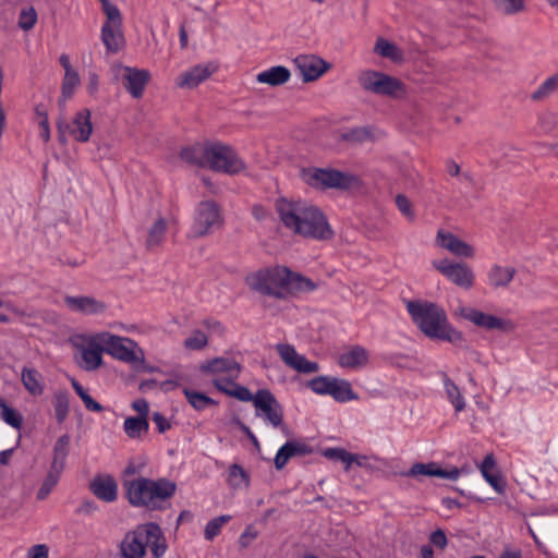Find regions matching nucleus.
Listing matches in <instances>:
<instances>
[{"mask_svg": "<svg viewBox=\"0 0 558 558\" xmlns=\"http://www.w3.org/2000/svg\"><path fill=\"white\" fill-rule=\"evenodd\" d=\"M415 326L430 340L449 342L456 347H464L463 333L449 322L445 310L436 303L427 301H409L407 304Z\"/></svg>", "mask_w": 558, "mask_h": 558, "instance_id": "obj_1", "label": "nucleus"}, {"mask_svg": "<svg viewBox=\"0 0 558 558\" xmlns=\"http://www.w3.org/2000/svg\"><path fill=\"white\" fill-rule=\"evenodd\" d=\"M124 497L132 507L149 511H161L167 501L175 494L177 484L166 477L157 480L140 476L122 481Z\"/></svg>", "mask_w": 558, "mask_h": 558, "instance_id": "obj_2", "label": "nucleus"}, {"mask_svg": "<svg viewBox=\"0 0 558 558\" xmlns=\"http://www.w3.org/2000/svg\"><path fill=\"white\" fill-rule=\"evenodd\" d=\"M147 547L154 558H161L168 548L162 530L156 522L138 524L129 531L120 544V553L122 558H144Z\"/></svg>", "mask_w": 558, "mask_h": 558, "instance_id": "obj_3", "label": "nucleus"}, {"mask_svg": "<svg viewBox=\"0 0 558 558\" xmlns=\"http://www.w3.org/2000/svg\"><path fill=\"white\" fill-rule=\"evenodd\" d=\"M302 181L317 191L338 190L350 191L360 185L357 175L335 168L307 167L300 172Z\"/></svg>", "mask_w": 558, "mask_h": 558, "instance_id": "obj_4", "label": "nucleus"}, {"mask_svg": "<svg viewBox=\"0 0 558 558\" xmlns=\"http://www.w3.org/2000/svg\"><path fill=\"white\" fill-rule=\"evenodd\" d=\"M290 268L284 266L260 268L245 277L248 288L262 295L284 299L283 288L287 286Z\"/></svg>", "mask_w": 558, "mask_h": 558, "instance_id": "obj_5", "label": "nucleus"}, {"mask_svg": "<svg viewBox=\"0 0 558 558\" xmlns=\"http://www.w3.org/2000/svg\"><path fill=\"white\" fill-rule=\"evenodd\" d=\"M207 169L228 175H235L246 169L245 161L240 157L236 150L221 142H208L206 150Z\"/></svg>", "mask_w": 558, "mask_h": 558, "instance_id": "obj_6", "label": "nucleus"}, {"mask_svg": "<svg viewBox=\"0 0 558 558\" xmlns=\"http://www.w3.org/2000/svg\"><path fill=\"white\" fill-rule=\"evenodd\" d=\"M360 86L375 95L393 99L404 97L407 90L402 81L384 72L366 70L357 76Z\"/></svg>", "mask_w": 558, "mask_h": 558, "instance_id": "obj_7", "label": "nucleus"}, {"mask_svg": "<svg viewBox=\"0 0 558 558\" xmlns=\"http://www.w3.org/2000/svg\"><path fill=\"white\" fill-rule=\"evenodd\" d=\"M295 234L318 241H329L335 236L325 213L313 205L306 206L300 222V231Z\"/></svg>", "mask_w": 558, "mask_h": 558, "instance_id": "obj_8", "label": "nucleus"}, {"mask_svg": "<svg viewBox=\"0 0 558 558\" xmlns=\"http://www.w3.org/2000/svg\"><path fill=\"white\" fill-rule=\"evenodd\" d=\"M223 219L220 208L215 201L201 202L195 210L192 231L195 238H202L221 227Z\"/></svg>", "mask_w": 558, "mask_h": 558, "instance_id": "obj_9", "label": "nucleus"}, {"mask_svg": "<svg viewBox=\"0 0 558 558\" xmlns=\"http://www.w3.org/2000/svg\"><path fill=\"white\" fill-rule=\"evenodd\" d=\"M255 409L265 416L275 428H287L283 423V409L269 389H258L255 393Z\"/></svg>", "mask_w": 558, "mask_h": 558, "instance_id": "obj_10", "label": "nucleus"}, {"mask_svg": "<svg viewBox=\"0 0 558 558\" xmlns=\"http://www.w3.org/2000/svg\"><path fill=\"white\" fill-rule=\"evenodd\" d=\"M98 339L105 345V352L114 359L126 363H135L138 361L134 348L137 345L135 341L110 332L98 333Z\"/></svg>", "mask_w": 558, "mask_h": 558, "instance_id": "obj_11", "label": "nucleus"}, {"mask_svg": "<svg viewBox=\"0 0 558 558\" xmlns=\"http://www.w3.org/2000/svg\"><path fill=\"white\" fill-rule=\"evenodd\" d=\"M433 266L456 286L466 290L473 287L474 274L466 264L444 258L434 260Z\"/></svg>", "mask_w": 558, "mask_h": 558, "instance_id": "obj_12", "label": "nucleus"}, {"mask_svg": "<svg viewBox=\"0 0 558 558\" xmlns=\"http://www.w3.org/2000/svg\"><path fill=\"white\" fill-rule=\"evenodd\" d=\"M122 71L120 81L124 89L134 99L143 97L147 84L151 80V73L147 69H138L130 65H120Z\"/></svg>", "mask_w": 558, "mask_h": 558, "instance_id": "obj_13", "label": "nucleus"}, {"mask_svg": "<svg viewBox=\"0 0 558 558\" xmlns=\"http://www.w3.org/2000/svg\"><path fill=\"white\" fill-rule=\"evenodd\" d=\"M460 315L462 318L486 330L497 329L504 332H512L514 330V324L511 320L502 319L474 307H461Z\"/></svg>", "mask_w": 558, "mask_h": 558, "instance_id": "obj_14", "label": "nucleus"}, {"mask_svg": "<svg viewBox=\"0 0 558 558\" xmlns=\"http://www.w3.org/2000/svg\"><path fill=\"white\" fill-rule=\"evenodd\" d=\"M306 204L301 201H291L284 196H280L275 202V209L281 223L289 230L300 231V222Z\"/></svg>", "mask_w": 558, "mask_h": 558, "instance_id": "obj_15", "label": "nucleus"}, {"mask_svg": "<svg viewBox=\"0 0 558 558\" xmlns=\"http://www.w3.org/2000/svg\"><path fill=\"white\" fill-rule=\"evenodd\" d=\"M276 350L284 364L299 373L311 374L319 369L317 362L308 361L304 355L299 354L291 344L278 343Z\"/></svg>", "mask_w": 558, "mask_h": 558, "instance_id": "obj_16", "label": "nucleus"}, {"mask_svg": "<svg viewBox=\"0 0 558 558\" xmlns=\"http://www.w3.org/2000/svg\"><path fill=\"white\" fill-rule=\"evenodd\" d=\"M400 475L405 477H440L456 481L460 475V470L457 466H453L450 470H445L440 468L437 462H416L408 471L401 472Z\"/></svg>", "mask_w": 558, "mask_h": 558, "instance_id": "obj_17", "label": "nucleus"}, {"mask_svg": "<svg viewBox=\"0 0 558 558\" xmlns=\"http://www.w3.org/2000/svg\"><path fill=\"white\" fill-rule=\"evenodd\" d=\"M303 82H313L319 78L330 66L329 63L314 54H300L294 59Z\"/></svg>", "mask_w": 558, "mask_h": 558, "instance_id": "obj_18", "label": "nucleus"}, {"mask_svg": "<svg viewBox=\"0 0 558 558\" xmlns=\"http://www.w3.org/2000/svg\"><path fill=\"white\" fill-rule=\"evenodd\" d=\"M199 372L204 375L230 374L229 378H238L242 365L234 359L217 356L199 364Z\"/></svg>", "mask_w": 558, "mask_h": 558, "instance_id": "obj_19", "label": "nucleus"}, {"mask_svg": "<svg viewBox=\"0 0 558 558\" xmlns=\"http://www.w3.org/2000/svg\"><path fill=\"white\" fill-rule=\"evenodd\" d=\"M63 301L70 311L83 315H98L104 313L107 308V305L102 301L87 295H65Z\"/></svg>", "mask_w": 558, "mask_h": 558, "instance_id": "obj_20", "label": "nucleus"}, {"mask_svg": "<svg viewBox=\"0 0 558 558\" xmlns=\"http://www.w3.org/2000/svg\"><path fill=\"white\" fill-rule=\"evenodd\" d=\"M89 490L105 502H113L118 498V484L110 474L96 475L89 482Z\"/></svg>", "mask_w": 558, "mask_h": 558, "instance_id": "obj_21", "label": "nucleus"}, {"mask_svg": "<svg viewBox=\"0 0 558 558\" xmlns=\"http://www.w3.org/2000/svg\"><path fill=\"white\" fill-rule=\"evenodd\" d=\"M236 378H223V379H214L213 385L215 388L225 393L226 396L233 397L239 401L251 402L255 404V395H252L248 388L236 384L234 380Z\"/></svg>", "mask_w": 558, "mask_h": 558, "instance_id": "obj_22", "label": "nucleus"}, {"mask_svg": "<svg viewBox=\"0 0 558 558\" xmlns=\"http://www.w3.org/2000/svg\"><path fill=\"white\" fill-rule=\"evenodd\" d=\"M92 112L89 109L84 108L77 111L73 118L71 135L80 143H86L93 132Z\"/></svg>", "mask_w": 558, "mask_h": 558, "instance_id": "obj_23", "label": "nucleus"}, {"mask_svg": "<svg viewBox=\"0 0 558 558\" xmlns=\"http://www.w3.org/2000/svg\"><path fill=\"white\" fill-rule=\"evenodd\" d=\"M105 352V345L98 339V335L90 338L87 347L82 350V359L85 362V371H95L102 365V353Z\"/></svg>", "mask_w": 558, "mask_h": 558, "instance_id": "obj_24", "label": "nucleus"}, {"mask_svg": "<svg viewBox=\"0 0 558 558\" xmlns=\"http://www.w3.org/2000/svg\"><path fill=\"white\" fill-rule=\"evenodd\" d=\"M208 142L209 141L205 143L196 142L193 145L183 146L179 151L180 158L190 166L201 169L206 168V150L208 149Z\"/></svg>", "mask_w": 558, "mask_h": 558, "instance_id": "obj_25", "label": "nucleus"}, {"mask_svg": "<svg viewBox=\"0 0 558 558\" xmlns=\"http://www.w3.org/2000/svg\"><path fill=\"white\" fill-rule=\"evenodd\" d=\"M211 74L208 65L197 64L180 74L177 85L181 88H195Z\"/></svg>", "mask_w": 558, "mask_h": 558, "instance_id": "obj_26", "label": "nucleus"}, {"mask_svg": "<svg viewBox=\"0 0 558 558\" xmlns=\"http://www.w3.org/2000/svg\"><path fill=\"white\" fill-rule=\"evenodd\" d=\"M368 361V351L359 344L352 345L349 351L341 353L338 357V364L345 368H361L367 365Z\"/></svg>", "mask_w": 558, "mask_h": 558, "instance_id": "obj_27", "label": "nucleus"}, {"mask_svg": "<svg viewBox=\"0 0 558 558\" xmlns=\"http://www.w3.org/2000/svg\"><path fill=\"white\" fill-rule=\"evenodd\" d=\"M121 27L117 28L113 23L105 22L101 27V40L108 52L116 53L124 44Z\"/></svg>", "mask_w": 558, "mask_h": 558, "instance_id": "obj_28", "label": "nucleus"}, {"mask_svg": "<svg viewBox=\"0 0 558 558\" xmlns=\"http://www.w3.org/2000/svg\"><path fill=\"white\" fill-rule=\"evenodd\" d=\"M291 77V72L283 65H275L257 74L258 83L269 86H280L287 83Z\"/></svg>", "mask_w": 558, "mask_h": 558, "instance_id": "obj_29", "label": "nucleus"}, {"mask_svg": "<svg viewBox=\"0 0 558 558\" xmlns=\"http://www.w3.org/2000/svg\"><path fill=\"white\" fill-rule=\"evenodd\" d=\"M317 288V284L310 278L302 276L301 274L293 272L290 269L287 286L283 288V292L287 294H294L299 292H312Z\"/></svg>", "mask_w": 558, "mask_h": 558, "instance_id": "obj_30", "label": "nucleus"}, {"mask_svg": "<svg viewBox=\"0 0 558 558\" xmlns=\"http://www.w3.org/2000/svg\"><path fill=\"white\" fill-rule=\"evenodd\" d=\"M70 435L64 434L60 436L54 442L52 450L53 458L50 464V468L54 469V471L59 470L63 472L65 468V461L70 452Z\"/></svg>", "mask_w": 558, "mask_h": 558, "instance_id": "obj_31", "label": "nucleus"}, {"mask_svg": "<svg viewBox=\"0 0 558 558\" xmlns=\"http://www.w3.org/2000/svg\"><path fill=\"white\" fill-rule=\"evenodd\" d=\"M515 275V268L502 267L500 265H494L488 271V282L494 288H505L513 279Z\"/></svg>", "mask_w": 558, "mask_h": 558, "instance_id": "obj_32", "label": "nucleus"}, {"mask_svg": "<svg viewBox=\"0 0 558 558\" xmlns=\"http://www.w3.org/2000/svg\"><path fill=\"white\" fill-rule=\"evenodd\" d=\"M182 392L189 404L197 412L204 411L209 407H217L219 404L217 400L208 397L206 393L193 390L187 387H184Z\"/></svg>", "mask_w": 558, "mask_h": 558, "instance_id": "obj_33", "label": "nucleus"}, {"mask_svg": "<svg viewBox=\"0 0 558 558\" xmlns=\"http://www.w3.org/2000/svg\"><path fill=\"white\" fill-rule=\"evenodd\" d=\"M330 390L329 396L340 403L359 399V396L353 391L351 384L345 379L335 377Z\"/></svg>", "mask_w": 558, "mask_h": 558, "instance_id": "obj_34", "label": "nucleus"}, {"mask_svg": "<svg viewBox=\"0 0 558 558\" xmlns=\"http://www.w3.org/2000/svg\"><path fill=\"white\" fill-rule=\"evenodd\" d=\"M22 383L25 389L32 396H40L44 392V385L41 384V374L32 367H24L21 374Z\"/></svg>", "mask_w": 558, "mask_h": 558, "instance_id": "obj_35", "label": "nucleus"}, {"mask_svg": "<svg viewBox=\"0 0 558 558\" xmlns=\"http://www.w3.org/2000/svg\"><path fill=\"white\" fill-rule=\"evenodd\" d=\"M166 231L167 221L165 218L159 217L148 230L145 243L146 248L153 251L158 247L165 240Z\"/></svg>", "mask_w": 558, "mask_h": 558, "instance_id": "obj_36", "label": "nucleus"}, {"mask_svg": "<svg viewBox=\"0 0 558 558\" xmlns=\"http://www.w3.org/2000/svg\"><path fill=\"white\" fill-rule=\"evenodd\" d=\"M123 428L130 438L135 439L148 432L149 422L147 417L129 416L124 421Z\"/></svg>", "mask_w": 558, "mask_h": 558, "instance_id": "obj_37", "label": "nucleus"}, {"mask_svg": "<svg viewBox=\"0 0 558 558\" xmlns=\"http://www.w3.org/2000/svg\"><path fill=\"white\" fill-rule=\"evenodd\" d=\"M374 51L383 58H388L395 62L402 60V51L389 40L379 37L377 38L374 47Z\"/></svg>", "mask_w": 558, "mask_h": 558, "instance_id": "obj_38", "label": "nucleus"}, {"mask_svg": "<svg viewBox=\"0 0 558 558\" xmlns=\"http://www.w3.org/2000/svg\"><path fill=\"white\" fill-rule=\"evenodd\" d=\"M340 140L352 144H362L371 138V130L366 126H355L340 133Z\"/></svg>", "mask_w": 558, "mask_h": 558, "instance_id": "obj_39", "label": "nucleus"}, {"mask_svg": "<svg viewBox=\"0 0 558 558\" xmlns=\"http://www.w3.org/2000/svg\"><path fill=\"white\" fill-rule=\"evenodd\" d=\"M61 474H62V471H59V470L54 471V469L49 468V471H48L41 486L39 487V489L37 492L36 498L38 500H45L49 496L51 490L58 484Z\"/></svg>", "mask_w": 558, "mask_h": 558, "instance_id": "obj_40", "label": "nucleus"}, {"mask_svg": "<svg viewBox=\"0 0 558 558\" xmlns=\"http://www.w3.org/2000/svg\"><path fill=\"white\" fill-rule=\"evenodd\" d=\"M71 385L88 411L97 413L104 411V407L98 401L93 399L88 391L75 378L71 379Z\"/></svg>", "mask_w": 558, "mask_h": 558, "instance_id": "obj_41", "label": "nucleus"}, {"mask_svg": "<svg viewBox=\"0 0 558 558\" xmlns=\"http://www.w3.org/2000/svg\"><path fill=\"white\" fill-rule=\"evenodd\" d=\"M444 385L447 397L452 403L456 412H461L465 408V401L460 392L459 387L449 377L445 378Z\"/></svg>", "mask_w": 558, "mask_h": 558, "instance_id": "obj_42", "label": "nucleus"}, {"mask_svg": "<svg viewBox=\"0 0 558 558\" xmlns=\"http://www.w3.org/2000/svg\"><path fill=\"white\" fill-rule=\"evenodd\" d=\"M53 408L57 422L62 424L65 421L70 410L68 391H59L54 395Z\"/></svg>", "mask_w": 558, "mask_h": 558, "instance_id": "obj_43", "label": "nucleus"}, {"mask_svg": "<svg viewBox=\"0 0 558 558\" xmlns=\"http://www.w3.org/2000/svg\"><path fill=\"white\" fill-rule=\"evenodd\" d=\"M322 454L332 461H340L344 464V470L349 471L352 465V452L341 447L326 448Z\"/></svg>", "mask_w": 558, "mask_h": 558, "instance_id": "obj_44", "label": "nucleus"}, {"mask_svg": "<svg viewBox=\"0 0 558 558\" xmlns=\"http://www.w3.org/2000/svg\"><path fill=\"white\" fill-rule=\"evenodd\" d=\"M333 378L335 377L327 375H320L308 380L306 386L316 395L329 396Z\"/></svg>", "mask_w": 558, "mask_h": 558, "instance_id": "obj_45", "label": "nucleus"}, {"mask_svg": "<svg viewBox=\"0 0 558 558\" xmlns=\"http://www.w3.org/2000/svg\"><path fill=\"white\" fill-rule=\"evenodd\" d=\"M558 88V73L546 78L531 95L533 100H542L551 95Z\"/></svg>", "mask_w": 558, "mask_h": 558, "instance_id": "obj_46", "label": "nucleus"}, {"mask_svg": "<svg viewBox=\"0 0 558 558\" xmlns=\"http://www.w3.org/2000/svg\"><path fill=\"white\" fill-rule=\"evenodd\" d=\"M231 520V515L222 514L209 520L204 530V537L207 541H213L221 532V527L225 523Z\"/></svg>", "mask_w": 558, "mask_h": 558, "instance_id": "obj_47", "label": "nucleus"}, {"mask_svg": "<svg viewBox=\"0 0 558 558\" xmlns=\"http://www.w3.org/2000/svg\"><path fill=\"white\" fill-rule=\"evenodd\" d=\"M35 114L38 118V125L40 129V137L45 143L49 142L50 140V125L48 120V112L47 108L44 104H37L35 106Z\"/></svg>", "mask_w": 558, "mask_h": 558, "instance_id": "obj_48", "label": "nucleus"}, {"mask_svg": "<svg viewBox=\"0 0 558 558\" xmlns=\"http://www.w3.org/2000/svg\"><path fill=\"white\" fill-rule=\"evenodd\" d=\"M78 84H80L78 73L76 71L68 70V73H65V75H64V78L62 82V87H61V93H62L63 99L71 98Z\"/></svg>", "mask_w": 558, "mask_h": 558, "instance_id": "obj_49", "label": "nucleus"}, {"mask_svg": "<svg viewBox=\"0 0 558 558\" xmlns=\"http://www.w3.org/2000/svg\"><path fill=\"white\" fill-rule=\"evenodd\" d=\"M0 417L11 427L20 429L23 424L22 414L14 408L7 404L1 409Z\"/></svg>", "mask_w": 558, "mask_h": 558, "instance_id": "obj_50", "label": "nucleus"}, {"mask_svg": "<svg viewBox=\"0 0 558 558\" xmlns=\"http://www.w3.org/2000/svg\"><path fill=\"white\" fill-rule=\"evenodd\" d=\"M229 482L233 486L248 485L250 475L240 464L233 463L229 468Z\"/></svg>", "mask_w": 558, "mask_h": 558, "instance_id": "obj_51", "label": "nucleus"}, {"mask_svg": "<svg viewBox=\"0 0 558 558\" xmlns=\"http://www.w3.org/2000/svg\"><path fill=\"white\" fill-rule=\"evenodd\" d=\"M494 4L507 15L524 10V0H493Z\"/></svg>", "mask_w": 558, "mask_h": 558, "instance_id": "obj_52", "label": "nucleus"}, {"mask_svg": "<svg viewBox=\"0 0 558 558\" xmlns=\"http://www.w3.org/2000/svg\"><path fill=\"white\" fill-rule=\"evenodd\" d=\"M284 444L288 446L291 458L306 457L314 452V448L303 441L288 440Z\"/></svg>", "mask_w": 558, "mask_h": 558, "instance_id": "obj_53", "label": "nucleus"}, {"mask_svg": "<svg viewBox=\"0 0 558 558\" xmlns=\"http://www.w3.org/2000/svg\"><path fill=\"white\" fill-rule=\"evenodd\" d=\"M37 22V13L34 8L23 9L19 16V27L23 31L32 29Z\"/></svg>", "mask_w": 558, "mask_h": 558, "instance_id": "obj_54", "label": "nucleus"}, {"mask_svg": "<svg viewBox=\"0 0 558 558\" xmlns=\"http://www.w3.org/2000/svg\"><path fill=\"white\" fill-rule=\"evenodd\" d=\"M208 339L201 330H195L193 335L184 340V347L190 350H202L207 345Z\"/></svg>", "mask_w": 558, "mask_h": 558, "instance_id": "obj_55", "label": "nucleus"}, {"mask_svg": "<svg viewBox=\"0 0 558 558\" xmlns=\"http://www.w3.org/2000/svg\"><path fill=\"white\" fill-rule=\"evenodd\" d=\"M101 9L107 16L106 22L113 23L117 28L121 27L122 17L117 5L112 4L110 0L108 2L104 1Z\"/></svg>", "mask_w": 558, "mask_h": 558, "instance_id": "obj_56", "label": "nucleus"}, {"mask_svg": "<svg viewBox=\"0 0 558 558\" xmlns=\"http://www.w3.org/2000/svg\"><path fill=\"white\" fill-rule=\"evenodd\" d=\"M395 202L400 213L410 221H414L415 214L414 210L412 209V204L410 199L403 194H398L396 196Z\"/></svg>", "mask_w": 558, "mask_h": 558, "instance_id": "obj_57", "label": "nucleus"}, {"mask_svg": "<svg viewBox=\"0 0 558 558\" xmlns=\"http://www.w3.org/2000/svg\"><path fill=\"white\" fill-rule=\"evenodd\" d=\"M231 423L239 427V429L247 437V439H250V441L252 442V445L254 446V448L256 450L260 451V444H259L257 437L251 430V428L245 423H243L241 421V418L239 416H233L231 418Z\"/></svg>", "mask_w": 558, "mask_h": 558, "instance_id": "obj_58", "label": "nucleus"}, {"mask_svg": "<svg viewBox=\"0 0 558 558\" xmlns=\"http://www.w3.org/2000/svg\"><path fill=\"white\" fill-rule=\"evenodd\" d=\"M483 477L485 478V481L498 493V494H504L505 493V489H506V482L504 481V478L497 474V473H493V472H484L483 474Z\"/></svg>", "mask_w": 558, "mask_h": 558, "instance_id": "obj_59", "label": "nucleus"}, {"mask_svg": "<svg viewBox=\"0 0 558 558\" xmlns=\"http://www.w3.org/2000/svg\"><path fill=\"white\" fill-rule=\"evenodd\" d=\"M458 239H459L458 236H456L454 234H452L450 232H444V231L439 230L437 233L438 245L450 251V252L452 251Z\"/></svg>", "mask_w": 558, "mask_h": 558, "instance_id": "obj_60", "label": "nucleus"}, {"mask_svg": "<svg viewBox=\"0 0 558 558\" xmlns=\"http://www.w3.org/2000/svg\"><path fill=\"white\" fill-rule=\"evenodd\" d=\"M290 459H291V456H290V452L288 450V446H286V444H283L278 449V451H277V453L275 456V459H274L275 468L278 471L282 470Z\"/></svg>", "mask_w": 558, "mask_h": 558, "instance_id": "obj_61", "label": "nucleus"}, {"mask_svg": "<svg viewBox=\"0 0 558 558\" xmlns=\"http://www.w3.org/2000/svg\"><path fill=\"white\" fill-rule=\"evenodd\" d=\"M384 360L392 365L398 367H408L409 366V356L403 353H388L384 355Z\"/></svg>", "mask_w": 558, "mask_h": 558, "instance_id": "obj_62", "label": "nucleus"}, {"mask_svg": "<svg viewBox=\"0 0 558 558\" xmlns=\"http://www.w3.org/2000/svg\"><path fill=\"white\" fill-rule=\"evenodd\" d=\"M451 253L459 257H472L474 255V250L470 244L458 239Z\"/></svg>", "mask_w": 558, "mask_h": 558, "instance_id": "obj_63", "label": "nucleus"}, {"mask_svg": "<svg viewBox=\"0 0 558 558\" xmlns=\"http://www.w3.org/2000/svg\"><path fill=\"white\" fill-rule=\"evenodd\" d=\"M429 542L433 546L444 549L448 544L446 533L442 529H437L429 535Z\"/></svg>", "mask_w": 558, "mask_h": 558, "instance_id": "obj_64", "label": "nucleus"}]
</instances>
